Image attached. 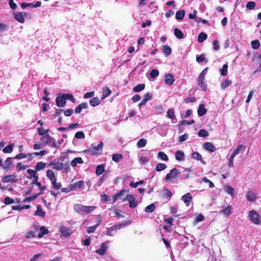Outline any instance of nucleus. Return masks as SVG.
I'll return each mask as SVG.
<instances>
[{"mask_svg":"<svg viewBox=\"0 0 261 261\" xmlns=\"http://www.w3.org/2000/svg\"><path fill=\"white\" fill-rule=\"evenodd\" d=\"M147 143V141L144 139H140L137 142V146L138 147H144Z\"/></svg>","mask_w":261,"mask_h":261,"instance_id":"obj_56","label":"nucleus"},{"mask_svg":"<svg viewBox=\"0 0 261 261\" xmlns=\"http://www.w3.org/2000/svg\"><path fill=\"white\" fill-rule=\"evenodd\" d=\"M85 206L81 204H76L74 205V211L79 214H84Z\"/></svg>","mask_w":261,"mask_h":261,"instance_id":"obj_15","label":"nucleus"},{"mask_svg":"<svg viewBox=\"0 0 261 261\" xmlns=\"http://www.w3.org/2000/svg\"><path fill=\"white\" fill-rule=\"evenodd\" d=\"M158 158L165 161H167L169 160L167 155L163 151H160L158 153Z\"/></svg>","mask_w":261,"mask_h":261,"instance_id":"obj_44","label":"nucleus"},{"mask_svg":"<svg viewBox=\"0 0 261 261\" xmlns=\"http://www.w3.org/2000/svg\"><path fill=\"white\" fill-rule=\"evenodd\" d=\"M251 45L252 48L256 49L259 48L260 46V42L258 40H254L251 41Z\"/></svg>","mask_w":261,"mask_h":261,"instance_id":"obj_50","label":"nucleus"},{"mask_svg":"<svg viewBox=\"0 0 261 261\" xmlns=\"http://www.w3.org/2000/svg\"><path fill=\"white\" fill-rule=\"evenodd\" d=\"M203 147L205 150L211 152H213L216 150L215 146L212 143L209 142L205 143L203 145Z\"/></svg>","mask_w":261,"mask_h":261,"instance_id":"obj_12","label":"nucleus"},{"mask_svg":"<svg viewBox=\"0 0 261 261\" xmlns=\"http://www.w3.org/2000/svg\"><path fill=\"white\" fill-rule=\"evenodd\" d=\"M112 93L111 90L108 87H105L102 89V99H105L109 96Z\"/></svg>","mask_w":261,"mask_h":261,"instance_id":"obj_27","label":"nucleus"},{"mask_svg":"<svg viewBox=\"0 0 261 261\" xmlns=\"http://www.w3.org/2000/svg\"><path fill=\"white\" fill-rule=\"evenodd\" d=\"M182 199L186 205L189 206L190 202L192 199V196L189 193H188L182 196Z\"/></svg>","mask_w":261,"mask_h":261,"instance_id":"obj_17","label":"nucleus"},{"mask_svg":"<svg viewBox=\"0 0 261 261\" xmlns=\"http://www.w3.org/2000/svg\"><path fill=\"white\" fill-rule=\"evenodd\" d=\"M225 191L231 196H233L234 194V189L229 186H227L225 187Z\"/></svg>","mask_w":261,"mask_h":261,"instance_id":"obj_55","label":"nucleus"},{"mask_svg":"<svg viewBox=\"0 0 261 261\" xmlns=\"http://www.w3.org/2000/svg\"><path fill=\"white\" fill-rule=\"evenodd\" d=\"M51 140V137L48 135L46 134L43 136L40 139V143L42 146L46 145Z\"/></svg>","mask_w":261,"mask_h":261,"instance_id":"obj_13","label":"nucleus"},{"mask_svg":"<svg viewBox=\"0 0 261 261\" xmlns=\"http://www.w3.org/2000/svg\"><path fill=\"white\" fill-rule=\"evenodd\" d=\"M152 97V94L150 92L146 93L141 101V102L139 103V106H142L145 105L146 102L149 101L150 99H151Z\"/></svg>","mask_w":261,"mask_h":261,"instance_id":"obj_14","label":"nucleus"},{"mask_svg":"<svg viewBox=\"0 0 261 261\" xmlns=\"http://www.w3.org/2000/svg\"><path fill=\"white\" fill-rule=\"evenodd\" d=\"M99 150V148L97 146H94L92 148H89L88 149H86L83 151L85 153H88L91 155H95L97 154V151Z\"/></svg>","mask_w":261,"mask_h":261,"instance_id":"obj_21","label":"nucleus"},{"mask_svg":"<svg viewBox=\"0 0 261 261\" xmlns=\"http://www.w3.org/2000/svg\"><path fill=\"white\" fill-rule=\"evenodd\" d=\"M83 163L84 162L81 157H77L72 160L71 165L74 167H75L77 164H83Z\"/></svg>","mask_w":261,"mask_h":261,"instance_id":"obj_33","label":"nucleus"},{"mask_svg":"<svg viewBox=\"0 0 261 261\" xmlns=\"http://www.w3.org/2000/svg\"><path fill=\"white\" fill-rule=\"evenodd\" d=\"M184 152L183 151L178 150L175 153L176 160L179 161H183L184 160Z\"/></svg>","mask_w":261,"mask_h":261,"instance_id":"obj_30","label":"nucleus"},{"mask_svg":"<svg viewBox=\"0 0 261 261\" xmlns=\"http://www.w3.org/2000/svg\"><path fill=\"white\" fill-rule=\"evenodd\" d=\"M108 242H104L101 244L100 248L95 251L96 253L100 255H105L107 250V245Z\"/></svg>","mask_w":261,"mask_h":261,"instance_id":"obj_9","label":"nucleus"},{"mask_svg":"<svg viewBox=\"0 0 261 261\" xmlns=\"http://www.w3.org/2000/svg\"><path fill=\"white\" fill-rule=\"evenodd\" d=\"M255 3L253 1L248 2L246 4V8L249 10H253L255 7Z\"/></svg>","mask_w":261,"mask_h":261,"instance_id":"obj_57","label":"nucleus"},{"mask_svg":"<svg viewBox=\"0 0 261 261\" xmlns=\"http://www.w3.org/2000/svg\"><path fill=\"white\" fill-rule=\"evenodd\" d=\"M232 206L231 205H228L223 210H221L220 213L228 216L232 213Z\"/></svg>","mask_w":261,"mask_h":261,"instance_id":"obj_23","label":"nucleus"},{"mask_svg":"<svg viewBox=\"0 0 261 261\" xmlns=\"http://www.w3.org/2000/svg\"><path fill=\"white\" fill-rule=\"evenodd\" d=\"M155 110L157 114H161L164 112V109L162 105L156 106Z\"/></svg>","mask_w":261,"mask_h":261,"instance_id":"obj_49","label":"nucleus"},{"mask_svg":"<svg viewBox=\"0 0 261 261\" xmlns=\"http://www.w3.org/2000/svg\"><path fill=\"white\" fill-rule=\"evenodd\" d=\"M196 61L198 63L205 61L207 62V60H205V56L204 54H201L200 56L196 57Z\"/></svg>","mask_w":261,"mask_h":261,"instance_id":"obj_62","label":"nucleus"},{"mask_svg":"<svg viewBox=\"0 0 261 261\" xmlns=\"http://www.w3.org/2000/svg\"><path fill=\"white\" fill-rule=\"evenodd\" d=\"M208 135V132L205 129H201L198 132V136L199 137H206Z\"/></svg>","mask_w":261,"mask_h":261,"instance_id":"obj_42","label":"nucleus"},{"mask_svg":"<svg viewBox=\"0 0 261 261\" xmlns=\"http://www.w3.org/2000/svg\"><path fill=\"white\" fill-rule=\"evenodd\" d=\"M43 93L44 94V96H43L42 99L46 102H48L49 100V98L48 97L49 92L47 88L46 87L44 89Z\"/></svg>","mask_w":261,"mask_h":261,"instance_id":"obj_48","label":"nucleus"},{"mask_svg":"<svg viewBox=\"0 0 261 261\" xmlns=\"http://www.w3.org/2000/svg\"><path fill=\"white\" fill-rule=\"evenodd\" d=\"M13 159V158L11 157L7 158L5 161L6 165H4V167H3L4 169L8 170L10 167H12L13 166V163L12 162V160Z\"/></svg>","mask_w":261,"mask_h":261,"instance_id":"obj_24","label":"nucleus"},{"mask_svg":"<svg viewBox=\"0 0 261 261\" xmlns=\"http://www.w3.org/2000/svg\"><path fill=\"white\" fill-rule=\"evenodd\" d=\"M163 50L164 54L166 56L170 55L171 53V48L168 45H164L163 46Z\"/></svg>","mask_w":261,"mask_h":261,"instance_id":"obj_37","label":"nucleus"},{"mask_svg":"<svg viewBox=\"0 0 261 261\" xmlns=\"http://www.w3.org/2000/svg\"><path fill=\"white\" fill-rule=\"evenodd\" d=\"M49 132V129H44L42 127L38 128L37 132L40 136H44Z\"/></svg>","mask_w":261,"mask_h":261,"instance_id":"obj_53","label":"nucleus"},{"mask_svg":"<svg viewBox=\"0 0 261 261\" xmlns=\"http://www.w3.org/2000/svg\"><path fill=\"white\" fill-rule=\"evenodd\" d=\"M123 158V156L121 154L115 153L112 155V160L115 162H119Z\"/></svg>","mask_w":261,"mask_h":261,"instance_id":"obj_41","label":"nucleus"},{"mask_svg":"<svg viewBox=\"0 0 261 261\" xmlns=\"http://www.w3.org/2000/svg\"><path fill=\"white\" fill-rule=\"evenodd\" d=\"M40 193L36 194L33 195L32 196L25 197V199H23V201L26 202V201H32L33 200H34L35 199H36L40 195Z\"/></svg>","mask_w":261,"mask_h":261,"instance_id":"obj_59","label":"nucleus"},{"mask_svg":"<svg viewBox=\"0 0 261 261\" xmlns=\"http://www.w3.org/2000/svg\"><path fill=\"white\" fill-rule=\"evenodd\" d=\"M23 13H24V15H26V13L25 12H19L13 13L14 18L21 23H23L25 21V19L23 15Z\"/></svg>","mask_w":261,"mask_h":261,"instance_id":"obj_8","label":"nucleus"},{"mask_svg":"<svg viewBox=\"0 0 261 261\" xmlns=\"http://www.w3.org/2000/svg\"><path fill=\"white\" fill-rule=\"evenodd\" d=\"M88 107V103L87 102H82L74 110L75 113H80L83 109H87Z\"/></svg>","mask_w":261,"mask_h":261,"instance_id":"obj_16","label":"nucleus"},{"mask_svg":"<svg viewBox=\"0 0 261 261\" xmlns=\"http://www.w3.org/2000/svg\"><path fill=\"white\" fill-rule=\"evenodd\" d=\"M69 100L72 103L75 102V99L71 94H63L59 93L57 95L56 98V105L59 108L64 107L66 105V100Z\"/></svg>","mask_w":261,"mask_h":261,"instance_id":"obj_1","label":"nucleus"},{"mask_svg":"<svg viewBox=\"0 0 261 261\" xmlns=\"http://www.w3.org/2000/svg\"><path fill=\"white\" fill-rule=\"evenodd\" d=\"M27 173L30 175V179L34 177L37 174V171L36 170H33L29 169L27 170Z\"/></svg>","mask_w":261,"mask_h":261,"instance_id":"obj_61","label":"nucleus"},{"mask_svg":"<svg viewBox=\"0 0 261 261\" xmlns=\"http://www.w3.org/2000/svg\"><path fill=\"white\" fill-rule=\"evenodd\" d=\"M155 207V204L154 203H151L145 207V212L147 213H151L154 210Z\"/></svg>","mask_w":261,"mask_h":261,"instance_id":"obj_45","label":"nucleus"},{"mask_svg":"<svg viewBox=\"0 0 261 261\" xmlns=\"http://www.w3.org/2000/svg\"><path fill=\"white\" fill-rule=\"evenodd\" d=\"M49 233L48 230L44 226H41L40 228V232L38 234L37 236L39 238H41L45 234H47Z\"/></svg>","mask_w":261,"mask_h":261,"instance_id":"obj_26","label":"nucleus"},{"mask_svg":"<svg viewBox=\"0 0 261 261\" xmlns=\"http://www.w3.org/2000/svg\"><path fill=\"white\" fill-rule=\"evenodd\" d=\"M127 191L125 190H122L119 192L116 193L113 196V202H116L120 196L123 195Z\"/></svg>","mask_w":261,"mask_h":261,"instance_id":"obj_29","label":"nucleus"},{"mask_svg":"<svg viewBox=\"0 0 261 261\" xmlns=\"http://www.w3.org/2000/svg\"><path fill=\"white\" fill-rule=\"evenodd\" d=\"M46 173L47 177L50 180L55 190L60 189L62 185L60 182H57V179L54 172L51 170H47Z\"/></svg>","mask_w":261,"mask_h":261,"instance_id":"obj_2","label":"nucleus"},{"mask_svg":"<svg viewBox=\"0 0 261 261\" xmlns=\"http://www.w3.org/2000/svg\"><path fill=\"white\" fill-rule=\"evenodd\" d=\"M2 181L3 182H16L17 180L16 178V176L14 175L11 174L3 177L2 178Z\"/></svg>","mask_w":261,"mask_h":261,"instance_id":"obj_6","label":"nucleus"},{"mask_svg":"<svg viewBox=\"0 0 261 261\" xmlns=\"http://www.w3.org/2000/svg\"><path fill=\"white\" fill-rule=\"evenodd\" d=\"M227 64H224L222 66V68L220 69V72L222 76H225L227 74Z\"/></svg>","mask_w":261,"mask_h":261,"instance_id":"obj_47","label":"nucleus"},{"mask_svg":"<svg viewBox=\"0 0 261 261\" xmlns=\"http://www.w3.org/2000/svg\"><path fill=\"white\" fill-rule=\"evenodd\" d=\"M62 163H60L59 162L57 161L56 160H54L52 161H51L49 164L48 165H53L54 166V169L57 170H61V166Z\"/></svg>","mask_w":261,"mask_h":261,"instance_id":"obj_20","label":"nucleus"},{"mask_svg":"<svg viewBox=\"0 0 261 261\" xmlns=\"http://www.w3.org/2000/svg\"><path fill=\"white\" fill-rule=\"evenodd\" d=\"M207 112L206 109L205 108L203 104H201L199 106L197 110L198 115L199 117L203 116Z\"/></svg>","mask_w":261,"mask_h":261,"instance_id":"obj_18","label":"nucleus"},{"mask_svg":"<svg viewBox=\"0 0 261 261\" xmlns=\"http://www.w3.org/2000/svg\"><path fill=\"white\" fill-rule=\"evenodd\" d=\"M145 85L144 84H138L133 88V91L135 92H138L142 90H143L145 89Z\"/></svg>","mask_w":261,"mask_h":261,"instance_id":"obj_39","label":"nucleus"},{"mask_svg":"<svg viewBox=\"0 0 261 261\" xmlns=\"http://www.w3.org/2000/svg\"><path fill=\"white\" fill-rule=\"evenodd\" d=\"M231 81L229 80H225L223 82H222L221 84V87L224 89H225L227 86L231 85Z\"/></svg>","mask_w":261,"mask_h":261,"instance_id":"obj_52","label":"nucleus"},{"mask_svg":"<svg viewBox=\"0 0 261 261\" xmlns=\"http://www.w3.org/2000/svg\"><path fill=\"white\" fill-rule=\"evenodd\" d=\"M249 218L250 221L254 224L259 223V216L254 210H251L249 213Z\"/></svg>","mask_w":261,"mask_h":261,"instance_id":"obj_5","label":"nucleus"},{"mask_svg":"<svg viewBox=\"0 0 261 261\" xmlns=\"http://www.w3.org/2000/svg\"><path fill=\"white\" fill-rule=\"evenodd\" d=\"M159 74V72L156 69H152L150 73V76L151 78H155L157 77Z\"/></svg>","mask_w":261,"mask_h":261,"instance_id":"obj_63","label":"nucleus"},{"mask_svg":"<svg viewBox=\"0 0 261 261\" xmlns=\"http://www.w3.org/2000/svg\"><path fill=\"white\" fill-rule=\"evenodd\" d=\"M45 166H46L45 163H44L42 162H38L36 165L35 170L37 171V172L39 171L42 169H44Z\"/></svg>","mask_w":261,"mask_h":261,"instance_id":"obj_43","label":"nucleus"},{"mask_svg":"<svg viewBox=\"0 0 261 261\" xmlns=\"http://www.w3.org/2000/svg\"><path fill=\"white\" fill-rule=\"evenodd\" d=\"M198 85L202 89V90L205 91L207 89L206 82L205 80V77L199 76L198 80Z\"/></svg>","mask_w":261,"mask_h":261,"instance_id":"obj_7","label":"nucleus"},{"mask_svg":"<svg viewBox=\"0 0 261 261\" xmlns=\"http://www.w3.org/2000/svg\"><path fill=\"white\" fill-rule=\"evenodd\" d=\"M73 184L74 186L75 187V189L76 188H82L84 186V181L82 180H80L77 182H75Z\"/></svg>","mask_w":261,"mask_h":261,"instance_id":"obj_58","label":"nucleus"},{"mask_svg":"<svg viewBox=\"0 0 261 261\" xmlns=\"http://www.w3.org/2000/svg\"><path fill=\"white\" fill-rule=\"evenodd\" d=\"M105 171V166L103 164L98 165L96 168L95 173L97 175H100Z\"/></svg>","mask_w":261,"mask_h":261,"instance_id":"obj_32","label":"nucleus"},{"mask_svg":"<svg viewBox=\"0 0 261 261\" xmlns=\"http://www.w3.org/2000/svg\"><path fill=\"white\" fill-rule=\"evenodd\" d=\"M96 207L94 206H85L84 214L90 213L91 212L94 211L96 208Z\"/></svg>","mask_w":261,"mask_h":261,"instance_id":"obj_51","label":"nucleus"},{"mask_svg":"<svg viewBox=\"0 0 261 261\" xmlns=\"http://www.w3.org/2000/svg\"><path fill=\"white\" fill-rule=\"evenodd\" d=\"M163 196L166 198H169L172 196V193L171 190L164 188L163 190Z\"/></svg>","mask_w":261,"mask_h":261,"instance_id":"obj_34","label":"nucleus"},{"mask_svg":"<svg viewBox=\"0 0 261 261\" xmlns=\"http://www.w3.org/2000/svg\"><path fill=\"white\" fill-rule=\"evenodd\" d=\"M185 15V11L184 10H180L176 12L175 18L178 20H182Z\"/></svg>","mask_w":261,"mask_h":261,"instance_id":"obj_22","label":"nucleus"},{"mask_svg":"<svg viewBox=\"0 0 261 261\" xmlns=\"http://www.w3.org/2000/svg\"><path fill=\"white\" fill-rule=\"evenodd\" d=\"M100 100L98 97H94L89 101L90 105L92 107H96L100 104Z\"/></svg>","mask_w":261,"mask_h":261,"instance_id":"obj_28","label":"nucleus"},{"mask_svg":"<svg viewBox=\"0 0 261 261\" xmlns=\"http://www.w3.org/2000/svg\"><path fill=\"white\" fill-rule=\"evenodd\" d=\"M246 198L249 201L254 202L257 199L256 193L254 191H249L246 194Z\"/></svg>","mask_w":261,"mask_h":261,"instance_id":"obj_11","label":"nucleus"},{"mask_svg":"<svg viewBox=\"0 0 261 261\" xmlns=\"http://www.w3.org/2000/svg\"><path fill=\"white\" fill-rule=\"evenodd\" d=\"M246 148V146L243 144H240L238 146H237V148L235 149H234L232 153L231 154L232 156H236L237 154H238L240 151H241V150L242 149H245Z\"/></svg>","mask_w":261,"mask_h":261,"instance_id":"obj_25","label":"nucleus"},{"mask_svg":"<svg viewBox=\"0 0 261 261\" xmlns=\"http://www.w3.org/2000/svg\"><path fill=\"white\" fill-rule=\"evenodd\" d=\"M34 215L35 216H39L41 217H44L45 216V213L43 211L41 205L40 204L37 205V210L35 212Z\"/></svg>","mask_w":261,"mask_h":261,"instance_id":"obj_19","label":"nucleus"},{"mask_svg":"<svg viewBox=\"0 0 261 261\" xmlns=\"http://www.w3.org/2000/svg\"><path fill=\"white\" fill-rule=\"evenodd\" d=\"M179 173L180 172L177 168H173L170 170L169 173L167 174L165 180L166 181H169L173 179H177L178 175Z\"/></svg>","mask_w":261,"mask_h":261,"instance_id":"obj_3","label":"nucleus"},{"mask_svg":"<svg viewBox=\"0 0 261 261\" xmlns=\"http://www.w3.org/2000/svg\"><path fill=\"white\" fill-rule=\"evenodd\" d=\"M207 35L203 32H201L198 37L197 41L199 43H201L206 39Z\"/></svg>","mask_w":261,"mask_h":261,"instance_id":"obj_38","label":"nucleus"},{"mask_svg":"<svg viewBox=\"0 0 261 261\" xmlns=\"http://www.w3.org/2000/svg\"><path fill=\"white\" fill-rule=\"evenodd\" d=\"M14 146V143H10L8 146L5 147L3 149V151L5 153H10L13 151V148Z\"/></svg>","mask_w":261,"mask_h":261,"instance_id":"obj_31","label":"nucleus"},{"mask_svg":"<svg viewBox=\"0 0 261 261\" xmlns=\"http://www.w3.org/2000/svg\"><path fill=\"white\" fill-rule=\"evenodd\" d=\"M74 136L77 139H84L85 137L84 133L82 131L76 132Z\"/></svg>","mask_w":261,"mask_h":261,"instance_id":"obj_64","label":"nucleus"},{"mask_svg":"<svg viewBox=\"0 0 261 261\" xmlns=\"http://www.w3.org/2000/svg\"><path fill=\"white\" fill-rule=\"evenodd\" d=\"M13 203H14V200L12 198H11L8 196H7L5 198L4 203L6 205H9L10 204H12Z\"/></svg>","mask_w":261,"mask_h":261,"instance_id":"obj_60","label":"nucleus"},{"mask_svg":"<svg viewBox=\"0 0 261 261\" xmlns=\"http://www.w3.org/2000/svg\"><path fill=\"white\" fill-rule=\"evenodd\" d=\"M69 169H70V166L68 162L66 163H62L61 166V170H63V172H64V173L68 172Z\"/></svg>","mask_w":261,"mask_h":261,"instance_id":"obj_46","label":"nucleus"},{"mask_svg":"<svg viewBox=\"0 0 261 261\" xmlns=\"http://www.w3.org/2000/svg\"><path fill=\"white\" fill-rule=\"evenodd\" d=\"M174 35L178 39H182L184 37V35L182 32L178 28H175L174 30Z\"/></svg>","mask_w":261,"mask_h":261,"instance_id":"obj_36","label":"nucleus"},{"mask_svg":"<svg viewBox=\"0 0 261 261\" xmlns=\"http://www.w3.org/2000/svg\"><path fill=\"white\" fill-rule=\"evenodd\" d=\"M167 168V166L164 163H158L155 167V170L157 172H161L165 170Z\"/></svg>","mask_w":261,"mask_h":261,"instance_id":"obj_40","label":"nucleus"},{"mask_svg":"<svg viewBox=\"0 0 261 261\" xmlns=\"http://www.w3.org/2000/svg\"><path fill=\"white\" fill-rule=\"evenodd\" d=\"M167 115L168 117L171 120L175 119L174 110L172 108H170L168 110Z\"/></svg>","mask_w":261,"mask_h":261,"instance_id":"obj_35","label":"nucleus"},{"mask_svg":"<svg viewBox=\"0 0 261 261\" xmlns=\"http://www.w3.org/2000/svg\"><path fill=\"white\" fill-rule=\"evenodd\" d=\"M128 201L129 202V206L130 208H135L138 205V202L135 197L132 194H127L126 197L122 199V201Z\"/></svg>","mask_w":261,"mask_h":261,"instance_id":"obj_4","label":"nucleus"},{"mask_svg":"<svg viewBox=\"0 0 261 261\" xmlns=\"http://www.w3.org/2000/svg\"><path fill=\"white\" fill-rule=\"evenodd\" d=\"M191 155H192V158L202 161V155L199 152H194L192 153Z\"/></svg>","mask_w":261,"mask_h":261,"instance_id":"obj_54","label":"nucleus"},{"mask_svg":"<svg viewBox=\"0 0 261 261\" xmlns=\"http://www.w3.org/2000/svg\"><path fill=\"white\" fill-rule=\"evenodd\" d=\"M165 83L169 86H171L174 82L173 76L170 73H169L165 76Z\"/></svg>","mask_w":261,"mask_h":261,"instance_id":"obj_10","label":"nucleus"}]
</instances>
